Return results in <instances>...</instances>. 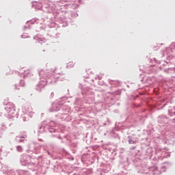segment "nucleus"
<instances>
[{"instance_id":"obj_1","label":"nucleus","mask_w":175,"mask_h":175,"mask_svg":"<svg viewBox=\"0 0 175 175\" xmlns=\"http://www.w3.org/2000/svg\"><path fill=\"white\" fill-rule=\"evenodd\" d=\"M129 144H136V141H133L132 139L129 140Z\"/></svg>"},{"instance_id":"obj_2","label":"nucleus","mask_w":175,"mask_h":175,"mask_svg":"<svg viewBox=\"0 0 175 175\" xmlns=\"http://www.w3.org/2000/svg\"><path fill=\"white\" fill-rule=\"evenodd\" d=\"M17 150L18 151V152H21L23 151V148L21 146H18Z\"/></svg>"}]
</instances>
